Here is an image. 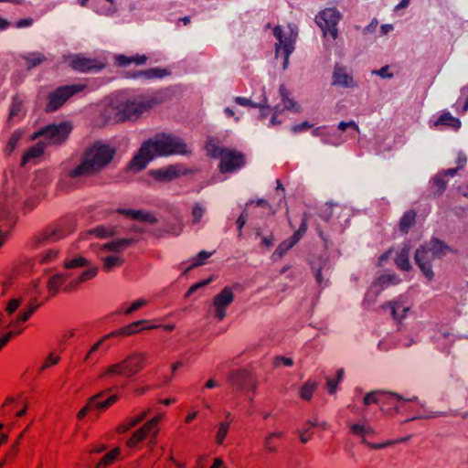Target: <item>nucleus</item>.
I'll list each match as a JSON object with an SVG mask.
<instances>
[{
  "instance_id": "f257e3e1",
  "label": "nucleus",
  "mask_w": 468,
  "mask_h": 468,
  "mask_svg": "<svg viewBox=\"0 0 468 468\" xmlns=\"http://www.w3.org/2000/svg\"><path fill=\"white\" fill-rule=\"evenodd\" d=\"M186 153H188L187 145L180 138L173 134L158 133L142 144L138 153L131 160L129 168L141 171L155 156Z\"/></svg>"
},
{
  "instance_id": "f03ea898",
  "label": "nucleus",
  "mask_w": 468,
  "mask_h": 468,
  "mask_svg": "<svg viewBox=\"0 0 468 468\" xmlns=\"http://www.w3.org/2000/svg\"><path fill=\"white\" fill-rule=\"evenodd\" d=\"M87 262V260L80 256L66 260L64 262L65 271L61 273L51 275L47 282L49 293L55 295L59 291H75L81 282L95 277L98 272L96 267H90L82 271H78L79 268L86 266Z\"/></svg>"
},
{
  "instance_id": "7ed1b4c3",
  "label": "nucleus",
  "mask_w": 468,
  "mask_h": 468,
  "mask_svg": "<svg viewBox=\"0 0 468 468\" xmlns=\"http://www.w3.org/2000/svg\"><path fill=\"white\" fill-rule=\"evenodd\" d=\"M114 154V149L109 145L95 143L86 150L81 162L74 168L69 169L68 176L77 178L94 175L111 163Z\"/></svg>"
},
{
  "instance_id": "20e7f679",
  "label": "nucleus",
  "mask_w": 468,
  "mask_h": 468,
  "mask_svg": "<svg viewBox=\"0 0 468 468\" xmlns=\"http://www.w3.org/2000/svg\"><path fill=\"white\" fill-rule=\"evenodd\" d=\"M155 103L154 99L151 96H138L133 100L122 102L116 107L110 108L108 114L115 122L136 120L143 113L150 111Z\"/></svg>"
},
{
  "instance_id": "39448f33",
  "label": "nucleus",
  "mask_w": 468,
  "mask_h": 468,
  "mask_svg": "<svg viewBox=\"0 0 468 468\" xmlns=\"http://www.w3.org/2000/svg\"><path fill=\"white\" fill-rule=\"evenodd\" d=\"M206 150L208 155L220 159L218 169L223 174L235 172L245 165V155L235 149L221 148L213 141H209Z\"/></svg>"
},
{
  "instance_id": "423d86ee",
  "label": "nucleus",
  "mask_w": 468,
  "mask_h": 468,
  "mask_svg": "<svg viewBox=\"0 0 468 468\" xmlns=\"http://www.w3.org/2000/svg\"><path fill=\"white\" fill-rule=\"evenodd\" d=\"M448 250L449 248L438 239H432L417 250L415 261L429 282L434 278L431 261L442 257Z\"/></svg>"
},
{
  "instance_id": "0eeeda50",
  "label": "nucleus",
  "mask_w": 468,
  "mask_h": 468,
  "mask_svg": "<svg viewBox=\"0 0 468 468\" xmlns=\"http://www.w3.org/2000/svg\"><path fill=\"white\" fill-rule=\"evenodd\" d=\"M130 243V239H122L104 243L99 248L97 256L102 262V270L105 272H110L123 264L124 258L122 252Z\"/></svg>"
},
{
  "instance_id": "6e6552de",
  "label": "nucleus",
  "mask_w": 468,
  "mask_h": 468,
  "mask_svg": "<svg viewBox=\"0 0 468 468\" xmlns=\"http://www.w3.org/2000/svg\"><path fill=\"white\" fill-rule=\"evenodd\" d=\"M20 199L18 193L12 186H5L0 193V220L11 229L16 222V206Z\"/></svg>"
},
{
  "instance_id": "1a4fd4ad",
  "label": "nucleus",
  "mask_w": 468,
  "mask_h": 468,
  "mask_svg": "<svg viewBox=\"0 0 468 468\" xmlns=\"http://www.w3.org/2000/svg\"><path fill=\"white\" fill-rule=\"evenodd\" d=\"M273 35L277 39L276 43V57H282L283 69L288 66L289 57L294 49V43L297 37V32L291 27L286 30L281 27H276L273 29Z\"/></svg>"
},
{
  "instance_id": "9d476101",
  "label": "nucleus",
  "mask_w": 468,
  "mask_h": 468,
  "mask_svg": "<svg viewBox=\"0 0 468 468\" xmlns=\"http://www.w3.org/2000/svg\"><path fill=\"white\" fill-rule=\"evenodd\" d=\"M342 18L341 13L335 8H325L316 16V23L324 33V37L330 36L334 40L338 37L336 26Z\"/></svg>"
},
{
  "instance_id": "9b49d317",
  "label": "nucleus",
  "mask_w": 468,
  "mask_h": 468,
  "mask_svg": "<svg viewBox=\"0 0 468 468\" xmlns=\"http://www.w3.org/2000/svg\"><path fill=\"white\" fill-rule=\"evenodd\" d=\"M72 130L69 122H62L58 124H50L36 134L40 135L45 140L46 146L48 144H59L64 142Z\"/></svg>"
},
{
  "instance_id": "f8f14e48",
  "label": "nucleus",
  "mask_w": 468,
  "mask_h": 468,
  "mask_svg": "<svg viewBox=\"0 0 468 468\" xmlns=\"http://www.w3.org/2000/svg\"><path fill=\"white\" fill-rule=\"evenodd\" d=\"M163 418V415H157L147 420L143 426L137 429L126 441L129 448H136L147 437L154 438L158 431V423Z\"/></svg>"
},
{
  "instance_id": "ddd939ff",
  "label": "nucleus",
  "mask_w": 468,
  "mask_h": 468,
  "mask_svg": "<svg viewBox=\"0 0 468 468\" xmlns=\"http://www.w3.org/2000/svg\"><path fill=\"white\" fill-rule=\"evenodd\" d=\"M84 88V84H73L59 87L55 91L49 94L47 111L54 112L58 110L67 101V100H69L74 94L83 90Z\"/></svg>"
},
{
  "instance_id": "4468645a",
  "label": "nucleus",
  "mask_w": 468,
  "mask_h": 468,
  "mask_svg": "<svg viewBox=\"0 0 468 468\" xmlns=\"http://www.w3.org/2000/svg\"><path fill=\"white\" fill-rule=\"evenodd\" d=\"M72 229H65L62 226H58L52 229H47L45 232L34 237L32 245L35 248L40 247L44 243L56 242L67 237Z\"/></svg>"
},
{
  "instance_id": "2eb2a0df",
  "label": "nucleus",
  "mask_w": 468,
  "mask_h": 468,
  "mask_svg": "<svg viewBox=\"0 0 468 468\" xmlns=\"http://www.w3.org/2000/svg\"><path fill=\"white\" fill-rule=\"evenodd\" d=\"M148 355L144 352H136L122 360L125 367L126 378H131L142 371L147 362Z\"/></svg>"
},
{
  "instance_id": "dca6fc26",
  "label": "nucleus",
  "mask_w": 468,
  "mask_h": 468,
  "mask_svg": "<svg viewBox=\"0 0 468 468\" xmlns=\"http://www.w3.org/2000/svg\"><path fill=\"white\" fill-rule=\"evenodd\" d=\"M111 337H113V335L109 333L103 335L96 343H94L84 356L83 363L87 365H95L98 362L100 356L105 354L110 348V345H108L106 341Z\"/></svg>"
},
{
  "instance_id": "f3484780",
  "label": "nucleus",
  "mask_w": 468,
  "mask_h": 468,
  "mask_svg": "<svg viewBox=\"0 0 468 468\" xmlns=\"http://www.w3.org/2000/svg\"><path fill=\"white\" fill-rule=\"evenodd\" d=\"M234 300V293L229 287H225L214 298V314L218 320H223L226 316V309Z\"/></svg>"
},
{
  "instance_id": "a211bd4d",
  "label": "nucleus",
  "mask_w": 468,
  "mask_h": 468,
  "mask_svg": "<svg viewBox=\"0 0 468 468\" xmlns=\"http://www.w3.org/2000/svg\"><path fill=\"white\" fill-rule=\"evenodd\" d=\"M229 383L237 389L256 388V382L251 379L250 374L245 369L232 371L228 377Z\"/></svg>"
},
{
  "instance_id": "6ab92c4d",
  "label": "nucleus",
  "mask_w": 468,
  "mask_h": 468,
  "mask_svg": "<svg viewBox=\"0 0 468 468\" xmlns=\"http://www.w3.org/2000/svg\"><path fill=\"white\" fill-rule=\"evenodd\" d=\"M348 428L352 435L361 438V442L367 446L370 443L366 437L375 434L374 428L366 420H359L357 422L348 423Z\"/></svg>"
},
{
  "instance_id": "aec40b11",
  "label": "nucleus",
  "mask_w": 468,
  "mask_h": 468,
  "mask_svg": "<svg viewBox=\"0 0 468 468\" xmlns=\"http://www.w3.org/2000/svg\"><path fill=\"white\" fill-rule=\"evenodd\" d=\"M72 69L79 71L99 70L104 67V63L95 58L77 56L70 61Z\"/></svg>"
},
{
  "instance_id": "412c9836",
  "label": "nucleus",
  "mask_w": 468,
  "mask_h": 468,
  "mask_svg": "<svg viewBox=\"0 0 468 468\" xmlns=\"http://www.w3.org/2000/svg\"><path fill=\"white\" fill-rule=\"evenodd\" d=\"M158 327L159 325L157 324H149V321L144 319L133 322L121 329L113 331L112 332V335H113V336H128L136 334L142 330L155 329Z\"/></svg>"
},
{
  "instance_id": "4be33fe9",
  "label": "nucleus",
  "mask_w": 468,
  "mask_h": 468,
  "mask_svg": "<svg viewBox=\"0 0 468 468\" xmlns=\"http://www.w3.org/2000/svg\"><path fill=\"white\" fill-rule=\"evenodd\" d=\"M386 399L391 400V401H398L399 403V407H402L401 402H404L405 400L401 399L399 395L396 394H390L388 395L387 393L380 392V391H372L366 395L364 398V403L365 405H370V404H381Z\"/></svg>"
},
{
  "instance_id": "5701e85b",
  "label": "nucleus",
  "mask_w": 468,
  "mask_h": 468,
  "mask_svg": "<svg viewBox=\"0 0 468 468\" xmlns=\"http://www.w3.org/2000/svg\"><path fill=\"white\" fill-rule=\"evenodd\" d=\"M118 377L126 378L125 367L122 360L106 367L99 375L101 380H112Z\"/></svg>"
},
{
  "instance_id": "b1692460",
  "label": "nucleus",
  "mask_w": 468,
  "mask_h": 468,
  "mask_svg": "<svg viewBox=\"0 0 468 468\" xmlns=\"http://www.w3.org/2000/svg\"><path fill=\"white\" fill-rule=\"evenodd\" d=\"M285 437V432L282 431L268 433L263 440L264 450L268 452H277L278 444Z\"/></svg>"
},
{
  "instance_id": "393cba45",
  "label": "nucleus",
  "mask_w": 468,
  "mask_h": 468,
  "mask_svg": "<svg viewBox=\"0 0 468 468\" xmlns=\"http://www.w3.org/2000/svg\"><path fill=\"white\" fill-rule=\"evenodd\" d=\"M150 410H143L137 413L134 416H131L126 418L117 428L118 431L121 433L126 432L130 429L138 425L141 421H143L147 415L149 414Z\"/></svg>"
},
{
  "instance_id": "a878e982",
  "label": "nucleus",
  "mask_w": 468,
  "mask_h": 468,
  "mask_svg": "<svg viewBox=\"0 0 468 468\" xmlns=\"http://www.w3.org/2000/svg\"><path fill=\"white\" fill-rule=\"evenodd\" d=\"M179 174V170L174 165L151 171V176L159 181H171L176 178Z\"/></svg>"
},
{
  "instance_id": "bb28decb",
  "label": "nucleus",
  "mask_w": 468,
  "mask_h": 468,
  "mask_svg": "<svg viewBox=\"0 0 468 468\" xmlns=\"http://www.w3.org/2000/svg\"><path fill=\"white\" fill-rule=\"evenodd\" d=\"M146 56L139 54L130 57L124 55L114 56V63L119 67H127L131 64L143 65L146 62Z\"/></svg>"
},
{
  "instance_id": "cd10ccee",
  "label": "nucleus",
  "mask_w": 468,
  "mask_h": 468,
  "mask_svg": "<svg viewBox=\"0 0 468 468\" xmlns=\"http://www.w3.org/2000/svg\"><path fill=\"white\" fill-rule=\"evenodd\" d=\"M333 78V83L335 85H341L344 87H350L353 85V79L348 74L346 68L335 67Z\"/></svg>"
},
{
  "instance_id": "c85d7f7f",
  "label": "nucleus",
  "mask_w": 468,
  "mask_h": 468,
  "mask_svg": "<svg viewBox=\"0 0 468 468\" xmlns=\"http://www.w3.org/2000/svg\"><path fill=\"white\" fill-rule=\"evenodd\" d=\"M46 143L44 141H40L29 148L22 157V165H26L27 163L38 158L44 153Z\"/></svg>"
},
{
  "instance_id": "c756f323",
  "label": "nucleus",
  "mask_w": 468,
  "mask_h": 468,
  "mask_svg": "<svg viewBox=\"0 0 468 468\" xmlns=\"http://www.w3.org/2000/svg\"><path fill=\"white\" fill-rule=\"evenodd\" d=\"M103 395H104V392H101V393L91 397V398H95L94 402H93L94 410H104L110 408L112 405H113L119 399V396L116 394L111 395L106 399H101L103 397Z\"/></svg>"
},
{
  "instance_id": "7c9ffc66",
  "label": "nucleus",
  "mask_w": 468,
  "mask_h": 468,
  "mask_svg": "<svg viewBox=\"0 0 468 468\" xmlns=\"http://www.w3.org/2000/svg\"><path fill=\"white\" fill-rule=\"evenodd\" d=\"M433 126L436 128L440 126H447L457 130L461 126V122L459 119L453 117L451 113L443 112L433 123Z\"/></svg>"
},
{
  "instance_id": "2f4dec72",
  "label": "nucleus",
  "mask_w": 468,
  "mask_h": 468,
  "mask_svg": "<svg viewBox=\"0 0 468 468\" xmlns=\"http://www.w3.org/2000/svg\"><path fill=\"white\" fill-rule=\"evenodd\" d=\"M149 303V301L144 298H139L135 301H133L131 303H123L120 306L118 313L122 314H131L137 310L146 306Z\"/></svg>"
},
{
  "instance_id": "473e14b6",
  "label": "nucleus",
  "mask_w": 468,
  "mask_h": 468,
  "mask_svg": "<svg viewBox=\"0 0 468 468\" xmlns=\"http://www.w3.org/2000/svg\"><path fill=\"white\" fill-rule=\"evenodd\" d=\"M391 308V314L394 319L401 320L404 318L410 310V306L406 305L401 301H395L389 303Z\"/></svg>"
},
{
  "instance_id": "72a5a7b5",
  "label": "nucleus",
  "mask_w": 468,
  "mask_h": 468,
  "mask_svg": "<svg viewBox=\"0 0 468 468\" xmlns=\"http://www.w3.org/2000/svg\"><path fill=\"white\" fill-rule=\"evenodd\" d=\"M409 254H410V250L409 248H403L399 253H398L396 259H395V262H396V265L400 269V270H403V271H408L410 269V260H409Z\"/></svg>"
},
{
  "instance_id": "f704fd0d",
  "label": "nucleus",
  "mask_w": 468,
  "mask_h": 468,
  "mask_svg": "<svg viewBox=\"0 0 468 468\" xmlns=\"http://www.w3.org/2000/svg\"><path fill=\"white\" fill-rule=\"evenodd\" d=\"M32 314V311L26 308L14 320L9 322L8 328H10L11 330H19V325L26 323L31 317ZM20 330L23 331V328H21Z\"/></svg>"
},
{
  "instance_id": "c9c22d12",
  "label": "nucleus",
  "mask_w": 468,
  "mask_h": 468,
  "mask_svg": "<svg viewBox=\"0 0 468 468\" xmlns=\"http://www.w3.org/2000/svg\"><path fill=\"white\" fill-rule=\"evenodd\" d=\"M299 232H295L292 237L282 241L278 246L275 253L278 254L279 256H282L286 251H288L292 247H293L299 241Z\"/></svg>"
},
{
  "instance_id": "e433bc0d",
  "label": "nucleus",
  "mask_w": 468,
  "mask_h": 468,
  "mask_svg": "<svg viewBox=\"0 0 468 468\" xmlns=\"http://www.w3.org/2000/svg\"><path fill=\"white\" fill-rule=\"evenodd\" d=\"M120 213L123 214L129 218L140 221H152L153 217L150 214L144 213L141 210L122 209Z\"/></svg>"
},
{
  "instance_id": "4c0bfd02",
  "label": "nucleus",
  "mask_w": 468,
  "mask_h": 468,
  "mask_svg": "<svg viewBox=\"0 0 468 468\" xmlns=\"http://www.w3.org/2000/svg\"><path fill=\"white\" fill-rule=\"evenodd\" d=\"M40 279L32 280L27 288L23 290V294H27L29 298L37 300L41 292Z\"/></svg>"
},
{
  "instance_id": "58836bf2",
  "label": "nucleus",
  "mask_w": 468,
  "mask_h": 468,
  "mask_svg": "<svg viewBox=\"0 0 468 468\" xmlns=\"http://www.w3.org/2000/svg\"><path fill=\"white\" fill-rule=\"evenodd\" d=\"M58 254H59L58 250L54 249V248L48 249V250H45L44 252H42L41 254H39L37 258V261L40 264H48V263L53 262L58 257Z\"/></svg>"
},
{
  "instance_id": "ea45409f",
  "label": "nucleus",
  "mask_w": 468,
  "mask_h": 468,
  "mask_svg": "<svg viewBox=\"0 0 468 468\" xmlns=\"http://www.w3.org/2000/svg\"><path fill=\"white\" fill-rule=\"evenodd\" d=\"M120 455V449L115 448L106 453L97 463V468H104L110 464H112Z\"/></svg>"
},
{
  "instance_id": "a19ab883",
  "label": "nucleus",
  "mask_w": 468,
  "mask_h": 468,
  "mask_svg": "<svg viewBox=\"0 0 468 468\" xmlns=\"http://www.w3.org/2000/svg\"><path fill=\"white\" fill-rule=\"evenodd\" d=\"M415 213L413 211L406 212L401 218L399 228L400 230L404 233H407L408 230L413 224L415 223Z\"/></svg>"
},
{
  "instance_id": "79ce46f5",
  "label": "nucleus",
  "mask_w": 468,
  "mask_h": 468,
  "mask_svg": "<svg viewBox=\"0 0 468 468\" xmlns=\"http://www.w3.org/2000/svg\"><path fill=\"white\" fill-rule=\"evenodd\" d=\"M27 62L28 68L36 67L43 63L46 59L45 56L39 52L29 53L23 57Z\"/></svg>"
},
{
  "instance_id": "37998d69",
  "label": "nucleus",
  "mask_w": 468,
  "mask_h": 468,
  "mask_svg": "<svg viewBox=\"0 0 468 468\" xmlns=\"http://www.w3.org/2000/svg\"><path fill=\"white\" fill-rule=\"evenodd\" d=\"M59 361L60 356L56 354L55 352H51L39 367L38 372L41 373L45 371L46 369L58 364Z\"/></svg>"
},
{
  "instance_id": "c03bdc74",
  "label": "nucleus",
  "mask_w": 468,
  "mask_h": 468,
  "mask_svg": "<svg viewBox=\"0 0 468 468\" xmlns=\"http://www.w3.org/2000/svg\"><path fill=\"white\" fill-rule=\"evenodd\" d=\"M316 425V423L308 422L302 430L298 431L300 440L303 443H306L312 439L313 432L311 430Z\"/></svg>"
},
{
  "instance_id": "a18cd8bd",
  "label": "nucleus",
  "mask_w": 468,
  "mask_h": 468,
  "mask_svg": "<svg viewBox=\"0 0 468 468\" xmlns=\"http://www.w3.org/2000/svg\"><path fill=\"white\" fill-rule=\"evenodd\" d=\"M23 301H24L23 293L17 297L11 299L10 301H8V303H6L5 309V313L8 315L13 314L19 308V306L21 305Z\"/></svg>"
},
{
  "instance_id": "49530a36",
  "label": "nucleus",
  "mask_w": 468,
  "mask_h": 468,
  "mask_svg": "<svg viewBox=\"0 0 468 468\" xmlns=\"http://www.w3.org/2000/svg\"><path fill=\"white\" fill-rule=\"evenodd\" d=\"M140 74L146 79L162 78L167 75V70L155 68L141 71Z\"/></svg>"
},
{
  "instance_id": "de8ad7c7",
  "label": "nucleus",
  "mask_w": 468,
  "mask_h": 468,
  "mask_svg": "<svg viewBox=\"0 0 468 468\" xmlns=\"http://www.w3.org/2000/svg\"><path fill=\"white\" fill-rule=\"evenodd\" d=\"M229 422L225 421L219 424L216 435V441L218 444H222L229 431Z\"/></svg>"
},
{
  "instance_id": "09e8293b",
  "label": "nucleus",
  "mask_w": 468,
  "mask_h": 468,
  "mask_svg": "<svg viewBox=\"0 0 468 468\" xmlns=\"http://www.w3.org/2000/svg\"><path fill=\"white\" fill-rule=\"evenodd\" d=\"M314 389H315L314 383L310 382V381L305 383L301 388V392H300L301 398L305 400H309L312 398Z\"/></svg>"
},
{
  "instance_id": "8fccbe9b",
  "label": "nucleus",
  "mask_w": 468,
  "mask_h": 468,
  "mask_svg": "<svg viewBox=\"0 0 468 468\" xmlns=\"http://www.w3.org/2000/svg\"><path fill=\"white\" fill-rule=\"evenodd\" d=\"M206 213V208L200 205L196 204L192 208V222L193 224H197L200 221L203 216Z\"/></svg>"
},
{
  "instance_id": "3c124183",
  "label": "nucleus",
  "mask_w": 468,
  "mask_h": 468,
  "mask_svg": "<svg viewBox=\"0 0 468 468\" xmlns=\"http://www.w3.org/2000/svg\"><path fill=\"white\" fill-rule=\"evenodd\" d=\"M22 333V330H9L0 338V350L10 341V339Z\"/></svg>"
},
{
  "instance_id": "603ef678",
  "label": "nucleus",
  "mask_w": 468,
  "mask_h": 468,
  "mask_svg": "<svg viewBox=\"0 0 468 468\" xmlns=\"http://www.w3.org/2000/svg\"><path fill=\"white\" fill-rule=\"evenodd\" d=\"M95 398H90L87 404L78 412L77 419L82 420L90 410H94L93 402Z\"/></svg>"
},
{
  "instance_id": "864d4df0",
  "label": "nucleus",
  "mask_w": 468,
  "mask_h": 468,
  "mask_svg": "<svg viewBox=\"0 0 468 468\" xmlns=\"http://www.w3.org/2000/svg\"><path fill=\"white\" fill-rule=\"evenodd\" d=\"M212 253L202 250L198 253L195 261L190 265L189 269L204 264L205 261L209 258Z\"/></svg>"
},
{
  "instance_id": "5fc2aeb1",
  "label": "nucleus",
  "mask_w": 468,
  "mask_h": 468,
  "mask_svg": "<svg viewBox=\"0 0 468 468\" xmlns=\"http://www.w3.org/2000/svg\"><path fill=\"white\" fill-rule=\"evenodd\" d=\"M113 233L112 229L106 228V227H98L94 229L92 231H90V234H95L97 237L104 238L107 236H110Z\"/></svg>"
},
{
  "instance_id": "6e6d98bb",
  "label": "nucleus",
  "mask_w": 468,
  "mask_h": 468,
  "mask_svg": "<svg viewBox=\"0 0 468 468\" xmlns=\"http://www.w3.org/2000/svg\"><path fill=\"white\" fill-rule=\"evenodd\" d=\"M405 439H401V440H399V441H387L385 442H382V443H367V447L369 449H383V448H387V447H389V446H392L394 445L397 441H404Z\"/></svg>"
},
{
  "instance_id": "4d7b16f0",
  "label": "nucleus",
  "mask_w": 468,
  "mask_h": 468,
  "mask_svg": "<svg viewBox=\"0 0 468 468\" xmlns=\"http://www.w3.org/2000/svg\"><path fill=\"white\" fill-rule=\"evenodd\" d=\"M348 128L352 129L355 132V133H359V128L355 122H341L338 125V129L342 132H345Z\"/></svg>"
},
{
  "instance_id": "13d9d810",
  "label": "nucleus",
  "mask_w": 468,
  "mask_h": 468,
  "mask_svg": "<svg viewBox=\"0 0 468 468\" xmlns=\"http://www.w3.org/2000/svg\"><path fill=\"white\" fill-rule=\"evenodd\" d=\"M19 139H20V134L18 133H16L11 136V138L9 139V141L7 143V146H6L7 150L9 152H12L15 149Z\"/></svg>"
},
{
  "instance_id": "bf43d9fd",
  "label": "nucleus",
  "mask_w": 468,
  "mask_h": 468,
  "mask_svg": "<svg viewBox=\"0 0 468 468\" xmlns=\"http://www.w3.org/2000/svg\"><path fill=\"white\" fill-rule=\"evenodd\" d=\"M21 103L17 102L16 100H14L10 110L9 118L13 119L14 117L17 116L21 111Z\"/></svg>"
},
{
  "instance_id": "052dcab7",
  "label": "nucleus",
  "mask_w": 468,
  "mask_h": 468,
  "mask_svg": "<svg viewBox=\"0 0 468 468\" xmlns=\"http://www.w3.org/2000/svg\"><path fill=\"white\" fill-rule=\"evenodd\" d=\"M235 101L241 106L257 107L260 105V104L253 103V102H251V101L250 99L243 98V97H236Z\"/></svg>"
},
{
  "instance_id": "680f3d73",
  "label": "nucleus",
  "mask_w": 468,
  "mask_h": 468,
  "mask_svg": "<svg viewBox=\"0 0 468 468\" xmlns=\"http://www.w3.org/2000/svg\"><path fill=\"white\" fill-rule=\"evenodd\" d=\"M208 282H209V281L207 280V281H204V282H198V283H196V284L192 285L189 288V290L187 291L186 295L189 296L191 293H193L197 289H199L201 287H204L207 284H208Z\"/></svg>"
},
{
  "instance_id": "e2e57ef3",
  "label": "nucleus",
  "mask_w": 468,
  "mask_h": 468,
  "mask_svg": "<svg viewBox=\"0 0 468 468\" xmlns=\"http://www.w3.org/2000/svg\"><path fill=\"white\" fill-rule=\"evenodd\" d=\"M33 23L31 18L21 19L16 23L17 28L30 27Z\"/></svg>"
},
{
  "instance_id": "0e129e2a",
  "label": "nucleus",
  "mask_w": 468,
  "mask_h": 468,
  "mask_svg": "<svg viewBox=\"0 0 468 468\" xmlns=\"http://www.w3.org/2000/svg\"><path fill=\"white\" fill-rule=\"evenodd\" d=\"M74 335H75V330H73V329L68 330L61 335V342L66 343L68 340L72 338Z\"/></svg>"
},
{
  "instance_id": "69168bd1",
  "label": "nucleus",
  "mask_w": 468,
  "mask_h": 468,
  "mask_svg": "<svg viewBox=\"0 0 468 468\" xmlns=\"http://www.w3.org/2000/svg\"><path fill=\"white\" fill-rule=\"evenodd\" d=\"M327 388H328L329 393H331V394L335 393L336 391V388H337V381H335L333 378L328 379L327 380Z\"/></svg>"
},
{
  "instance_id": "338daca9",
  "label": "nucleus",
  "mask_w": 468,
  "mask_h": 468,
  "mask_svg": "<svg viewBox=\"0 0 468 468\" xmlns=\"http://www.w3.org/2000/svg\"><path fill=\"white\" fill-rule=\"evenodd\" d=\"M280 362H282V364L287 367H291L293 364L292 359L289 357H277L275 364L278 366Z\"/></svg>"
},
{
  "instance_id": "774afa93",
  "label": "nucleus",
  "mask_w": 468,
  "mask_h": 468,
  "mask_svg": "<svg viewBox=\"0 0 468 468\" xmlns=\"http://www.w3.org/2000/svg\"><path fill=\"white\" fill-rule=\"evenodd\" d=\"M311 125L309 124L308 122H303L301 125H295L292 127V132L293 133H298V132H301L303 130H306L308 128H310Z\"/></svg>"
}]
</instances>
